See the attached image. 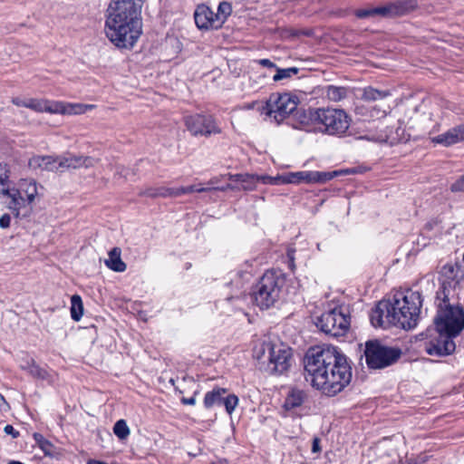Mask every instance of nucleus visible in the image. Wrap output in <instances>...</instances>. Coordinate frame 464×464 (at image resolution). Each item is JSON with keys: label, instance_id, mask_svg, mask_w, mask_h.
Segmentation results:
<instances>
[{"label": "nucleus", "instance_id": "f257e3e1", "mask_svg": "<svg viewBox=\"0 0 464 464\" xmlns=\"http://www.w3.org/2000/svg\"><path fill=\"white\" fill-rule=\"evenodd\" d=\"M304 362L305 380L326 396H335L352 380L347 357L334 346L310 348Z\"/></svg>", "mask_w": 464, "mask_h": 464}, {"label": "nucleus", "instance_id": "f03ea898", "mask_svg": "<svg viewBox=\"0 0 464 464\" xmlns=\"http://www.w3.org/2000/svg\"><path fill=\"white\" fill-rule=\"evenodd\" d=\"M143 0H112L107 9L105 34L118 48L130 49L142 34Z\"/></svg>", "mask_w": 464, "mask_h": 464}, {"label": "nucleus", "instance_id": "7ed1b4c3", "mask_svg": "<svg viewBox=\"0 0 464 464\" xmlns=\"http://www.w3.org/2000/svg\"><path fill=\"white\" fill-rule=\"evenodd\" d=\"M422 300L419 292L407 291L394 295L392 301H380L372 309L370 319L374 327L391 325L405 330L416 327Z\"/></svg>", "mask_w": 464, "mask_h": 464}, {"label": "nucleus", "instance_id": "20e7f679", "mask_svg": "<svg viewBox=\"0 0 464 464\" xmlns=\"http://www.w3.org/2000/svg\"><path fill=\"white\" fill-rule=\"evenodd\" d=\"M451 298L445 291L437 292L435 331L458 336L464 329V311L462 307L451 303Z\"/></svg>", "mask_w": 464, "mask_h": 464}, {"label": "nucleus", "instance_id": "39448f33", "mask_svg": "<svg viewBox=\"0 0 464 464\" xmlns=\"http://www.w3.org/2000/svg\"><path fill=\"white\" fill-rule=\"evenodd\" d=\"M285 279L281 272L266 271L253 290L255 303L261 309H268L280 298Z\"/></svg>", "mask_w": 464, "mask_h": 464}, {"label": "nucleus", "instance_id": "423d86ee", "mask_svg": "<svg viewBox=\"0 0 464 464\" xmlns=\"http://www.w3.org/2000/svg\"><path fill=\"white\" fill-rule=\"evenodd\" d=\"M299 102V98L295 94L275 92L270 94L262 106L261 113L265 114L270 121L280 124L292 116Z\"/></svg>", "mask_w": 464, "mask_h": 464}, {"label": "nucleus", "instance_id": "0eeeda50", "mask_svg": "<svg viewBox=\"0 0 464 464\" xmlns=\"http://www.w3.org/2000/svg\"><path fill=\"white\" fill-rule=\"evenodd\" d=\"M318 113L317 126L322 132L341 136L349 129L350 118L343 110L318 108Z\"/></svg>", "mask_w": 464, "mask_h": 464}, {"label": "nucleus", "instance_id": "6e6552de", "mask_svg": "<svg viewBox=\"0 0 464 464\" xmlns=\"http://www.w3.org/2000/svg\"><path fill=\"white\" fill-rule=\"evenodd\" d=\"M401 350L382 345L378 340L366 342L364 356L372 369H382L395 362L401 356Z\"/></svg>", "mask_w": 464, "mask_h": 464}, {"label": "nucleus", "instance_id": "1a4fd4ad", "mask_svg": "<svg viewBox=\"0 0 464 464\" xmlns=\"http://www.w3.org/2000/svg\"><path fill=\"white\" fill-rule=\"evenodd\" d=\"M92 105L81 103H66L48 100L26 99L25 108L37 112L61 113V114H81L84 113Z\"/></svg>", "mask_w": 464, "mask_h": 464}, {"label": "nucleus", "instance_id": "9d476101", "mask_svg": "<svg viewBox=\"0 0 464 464\" xmlns=\"http://www.w3.org/2000/svg\"><path fill=\"white\" fill-rule=\"evenodd\" d=\"M315 324L324 333L336 337L345 334L349 320L339 308H334L322 314Z\"/></svg>", "mask_w": 464, "mask_h": 464}, {"label": "nucleus", "instance_id": "9b49d317", "mask_svg": "<svg viewBox=\"0 0 464 464\" xmlns=\"http://www.w3.org/2000/svg\"><path fill=\"white\" fill-rule=\"evenodd\" d=\"M185 124L193 136H210L221 132V129L210 115L195 114L187 116Z\"/></svg>", "mask_w": 464, "mask_h": 464}, {"label": "nucleus", "instance_id": "f8f14e48", "mask_svg": "<svg viewBox=\"0 0 464 464\" xmlns=\"http://www.w3.org/2000/svg\"><path fill=\"white\" fill-rule=\"evenodd\" d=\"M435 336H432L430 340L425 343L426 353L436 357L451 354L456 349V344L453 341L456 336L440 333V331H435Z\"/></svg>", "mask_w": 464, "mask_h": 464}, {"label": "nucleus", "instance_id": "ddd939ff", "mask_svg": "<svg viewBox=\"0 0 464 464\" xmlns=\"http://www.w3.org/2000/svg\"><path fill=\"white\" fill-rule=\"evenodd\" d=\"M441 280V288L438 292L449 293V297H452L451 293L454 288L464 278L462 266L457 263H448L444 265L440 272Z\"/></svg>", "mask_w": 464, "mask_h": 464}, {"label": "nucleus", "instance_id": "4468645a", "mask_svg": "<svg viewBox=\"0 0 464 464\" xmlns=\"http://www.w3.org/2000/svg\"><path fill=\"white\" fill-rule=\"evenodd\" d=\"M2 196L6 198L5 204L15 218H26L32 211V202L26 201V198L14 188Z\"/></svg>", "mask_w": 464, "mask_h": 464}, {"label": "nucleus", "instance_id": "2eb2a0df", "mask_svg": "<svg viewBox=\"0 0 464 464\" xmlns=\"http://www.w3.org/2000/svg\"><path fill=\"white\" fill-rule=\"evenodd\" d=\"M291 354L289 351L285 349L276 348L275 346H269V370L271 372L283 373L289 367V361Z\"/></svg>", "mask_w": 464, "mask_h": 464}, {"label": "nucleus", "instance_id": "dca6fc26", "mask_svg": "<svg viewBox=\"0 0 464 464\" xmlns=\"http://www.w3.org/2000/svg\"><path fill=\"white\" fill-rule=\"evenodd\" d=\"M95 162L96 160L92 157L66 153L59 156L58 166L60 168V171L63 172L67 169H75L82 167L88 169L93 167Z\"/></svg>", "mask_w": 464, "mask_h": 464}, {"label": "nucleus", "instance_id": "f3484780", "mask_svg": "<svg viewBox=\"0 0 464 464\" xmlns=\"http://www.w3.org/2000/svg\"><path fill=\"white\" fill-rule=\"evenodd\" d=\"M318 108H298L292 114V119L295 121L294 126L295 128H310L317 126L318 123Z\"/></svg>", "mask_w": 464, "mask_h": 464}, {"label": "nucleus", "instance_id": "a211bd4d", "mask_svg": "<svg viewBox=\"0 0 464 464\" xmlns=\"http://www.w3.org/2000/svg\"><path fill=\"white\" fill-rule=\"evenodd\" d=\"M194 19L199 29L219 28L220 25L216 24L215 13L206 5H198Z\"/></svg>", "mask_w": 464, "mask_h": 464}, {"label": "nucleus", "instance_id": "6ab92c4d", "mask_svg": "<svg viewBox=\"0 0 464 464\" xmlns=\"http://www.w3.org/2000/svg\"><path fill=\"white\" fill-rule=\"evenodd\" d=\"M59 156H40L35 155L30 158L28 161V166L32 169H40L46 171L57 172L60 171V168L58 166Z\"/></svg>", "mask_w": 464, "mask_h": 464}, {"label": "nucleus", "instance_id": "aec40b11", "mask_svg": "<svg viewBox=\"0 0 464 464\" xmlns=\"http://www.w3.org/2000/svg\"><path fill=\"white\" fill-rule=\"evenodd\" d=\"M227 390L224 388H214L212 391L208 392L204 397V406L210 409L216 406H223L224 400L227 395Z\"/></svg>", "mask_w": 464, "mask_h": 464}, {"label": "nucleus", "instance_id": "412c9836", "mask_svg": "<svg viewBox=\"0 0 464 464\" xmlns=\"http://www.w3.org/2000/svg\"><path fill=\"white\" fill-rule=\"evenodd\" d=\"M17 188L22 195H24L26 201L34 202L37 195V183L33 179H22L18 181Z\"/></svg>", "mask_w": 464, "mask_h": 464}, {"label": "nucleus", "instance_id": "4be33fe9", "mask_svg": "<svg viewBox=\"0 0 464 464\" xmlns=\"http://www.w3.org/2000/svg\"><path fill=\"white\" fill-rule=\"evenodd\" d=\"M392 17L409 14L417 7L416 0H396L390 3Z\"/></svg>", "mask_w": 464, "mask_h": 464}, {"label": "nucleus", "instance_id": "5701e85b", "mask_svg": "<svg viewBox=\"0 0 464 464\" xmlns=\"http://www.w3.org/2000/svg\"><path fill=\"white\" fill-rule=\"evenodd\" d=\"M121 250L119 247H113L108 254V258L104 263L108 268L115 272H123L126 270V264L121 257Z\"/></svg>", "mask_w": 464, "mask_h": 464}, {"label": "nucleus", "instance_id": "b1692460", "mask_svg": "<svg viewBox=\"0 0 464 464\" xmlns=\"http://www.w3.org/2000/svg\"><path fill=\"white\" fill-rule=\"evenodd\" d=\"M211 189L212 188H205V187L198 188V187L192 185V186H188V187L166 188L160 193V195L163 197H168V196L169 197H179L181 195L190 194L193 192L200 193V192L211 191Z\"/></svg>", "mask_w": 464, "mask_h": 464}, {"label": "nucleus", "instance_id": "393cba45", "mask_svg": "<svg viewBox=\"0 0 464 464\" xmlns=\"http://www.w3.org/2000/svg\"><path fill=\"white\" fill-rule=\"evenodd\" d=\"M306 398V393L300 389L293 388L288 392L284 406L286 410H291L301 406Z\"/></svg>", "mask_w": 464, "mask_h": 464}, {"label": "nucleus", "instance_id": "a878e982", "mask_svg": "<svg viewBox=\"0 0 464 464\" xmlns=\"http://www.w3.org/2000/svg\"><path fill=\"white\" fill-rule=\"evenodd\" d=\"M229 179L233 181L239 182L241 184L239 189L243 190H253L256 183L259 182L258 176L248 174L229 175Z\"/></svg>", "mask_w": 464, "mask_h": 464}, {"label": "nucleus", "instance_id": "bb28decb", "mask_svg": "<svg viewBox=\"0 0 464 464\" xmlns=\"http://www.w3.org/2000/svg\"><path fill=\"white\" fill-rule=\"evenodd\" d=\"M21 368L35 379L47 380L49 378L48 372L44 368L37 365L33 359L26 361L21 365Z\"/></svg>", "mask_w": 464, "mask_h": 464}, {"label": "nucleus", "instance_id": "cd10ccee", "mask_svg": "<svg viewBox=\"0 0 464 464\" xmlns=\"http://www.w3.org/2000/svg\"><path fill=\"white\" fill-rule=\"evenodd\" d=\"M349 90L342 86L329 85L325 88L327 99L334 102H338L348 96Z\"/></svg>", "mask_w": 464, "mask_h": 464}, {"label": "nucleus", "instance_id": "c85d7f7f", "mask_svg": "<svg viewBox=\"0 0 464 464\" xmlns=\"http://www.w3.org/2000/svg\"><path fill=\"white\" fill-rule=\"evenodd\" d=\"M433 142L442 144L444 146H450L452 144H455L459 141H461L458 132L454 128L449 130L445 133L440 134L432 139Z\"/></svg>", "mask_w": 464, "mask_h": 464}, {"label": "nucleus", "instance_id": "c756f323", "mask_svg": "<svg viewBox=\"0 0 464 464\" xmlns=\"http://www.w3.org/2000/svg\"><path fill=\"white\" fill-rule=\"evenodd\" d=\"M390 95L391 93L389 91L377 90L375 88L369 86L363 89L362 99L366 102H375L382 100Z\"/></svg>", "mask_w": 464, "mask_h": 464}, {"label": "nucleus", "instance_id": "7c9ffc66", "mask_svg": "<svg viewBox=\"0 0 464 464\" xmlns=\"http://www.w3.org/2000/svg\"><path fill=\"white\" fill-rule=\"evenodd\" d=\"M71 304V316L74 321L78 322L82 318L83 311L82 298L77 295H72Z\"/></svg>", "mask_w": 464, "mask_h": 464}, {"label": "nucleus", "instance_id": "2f4dec72", "mask_svg": "<svg viewBox=\"0 0 464 464\" xmlns=\"http://www.w3.org/2000/svg\"><path fill=\"white\" fill-rule=\"evenodd\" d=\"M10 170L6 164L0 163V194L7 193L9 188Z\"/></svg>", "mask_w": 464, "mask_h": 464}, {"label": "nucleus", "instance_id": "473e14b6", "mask_svg": "<svg viewBox=\"0 0 464 464\" xmlns=\"http://www.w3.org/2000/svg\"><path fill=\"white\" fill-rule=\"evenodd\" d=\"M231 11L232 7L230 4L227 2L220 3L218 7V13L215 14L216 24L221 26L227 20V16L231 14Z\"/></svg>", "mask_w": 464, "mask_h": 464}, {"label": "nucleus", "instance_id": "72a5a7b5", "mask_svg": "<svg viewBox=\"0 0 464 464\" xmlns=\"http://www.w3.org/2000/svg\"><path fill=\"white\" fill-rule=\"evenodd\" d=\"M34 439L46 456L53 455V445L48 440H46L42 434L34 433Z\"/></svg>", "mask_w": 464, "mask_h": 464}, {"label": "nucleus", "instance_id": "f704fd0d", "mask_svg": "<svg viewBox=\"0 0 464 464\" xmlns=\"http://www.w3.org/2000/svg\"><path fill=\"white\" fill-rule=\"evenodd\" d=\"M299 69L296 67H289V68H276V73L273 76V80L275 82H278L285 79H289L292 76L297 74Z\"/></svg>", "mask_w": 464, "mask_h": 464}, {"label": "nucleus", "instance_id": "c9c22d12", "mask_svg": "<svg viewBox=\"0 0 464 464\" xmlns=\"http://www.w3.org/2000/svg\"><path fill=\"white\" fill-rule=\"evenodd\" d=\"M339 174L338 171H332V172H321V171H312L310 176H312V183L318 182V183H324L328 180H331L334 177H336Z\"/></svg>", "mask_w": 464, "mask_h": 464}, {"label": "nucleus", "instance_id": "e433bc0d", "mask_svg": "<svg viewBox=\"0 0 464 464\" xmlns=\"http://www.w3.org/2000/svg\"><path fill=\"white\" fill-rule=\"evenodd\" d=\"M113 432L120 440L126 439L130 433L126 421L124 420L116 421L113 427Z\"/></svg>", "mask_w": 464, "mask_h": 464}, {"label": "nucleus", "instance_id": "4c0bfd02", "mask_svg": "<svg viewBox=\"0 0 464 464\" xmlns=\"http://www.w3.org/2000/svg\"><path fill=\"white\" fill-rule=\"evenodd\" d=\"M238 404V398L235 394H227L224 400L223 406L228 414H232L234 410Z\"/></svg>", "mask_w": 464, "mask_h": 464}, {"label": "nucleus", "instance_id": "58836bf2", "mask_svg": "<svg viewBox=\"0 0 464 464\" xmlns=\"http://www.w3.org/2000/svg\"><path fill=\"white\" fill-rule=\"evenodd\" d=\"M373 13L375 15L382 17H392L390 3L382 6L373 7Z\"/></svg>", "mask_w": 464, "mask_h": 464}, {"label": "nucleus", "instance_id": "ea45409f", "mask_svg": "<svg viewBox=\"0 0 464 464\" xmlns=\"http://www.w3.org/2000/svg\"><path fill=\"white\" fill-rule=\"evenodd\" d=\"M312 171H298L295 172V183H300L304 181L306 183H312V176L310 174Z\"/></svg>", "mask_w": 464, "mask_h": 464}, {"label": "nucleus", "instance_id": "a19ab883", "mask_svg": "<svg viewBox=\"0 0 464 464\" xmlns=\"http://www.w3.org/2000/svg\"><path fill=\"white\" fill-rule=\"evenodd\" d=\"M452 192H464V174L450 186Z\"/></svg>", "mask_w": 464, "mask_h": 464}, {"label": "nucleus", "instance_id": "79ce46f5", "mask_svg": "<svg viewBox=\"0 0 464 464\" xmlns=\"http://www.w3.org/2000/svg\"><path fill=\"white\" fill-rule=\"evenodd\" d=\"M259 181L264 184H271V185H279V176L270 177V176H258Z\"/></svg>", "mask_w": 464, "mask_h": 464}, {"label": "nucleus", "instance_id": "37998d69", "mask_svg": "<svg viewBox=\"0 0 464 464\" xmlns=\"http://www.w3.org/2000/svg\"><path fill=\"white\" fill-rule=\"evenodd\" d=\"M279 184H291L295 183V172H291L286 175L279 176Z\"/></svg>", "mask_w": 464, "mask_h": 464}, {"label": "nucleus", "instance_id": "c03bdc74", "mask_svg": "<svg viewBox=\"0 0 464 464\" xmlns=\"http://www.w3.org/2000/svg\"><path fill=\"white\" fill-rule=\"evenodd\" d=\"M355 14L358 18H367L370 16H375V14L373 13V8L359 9L355 12Z\"/></svg>", "mask_w": 464, "mask_h": 464}, {"label": "nucleus", "instance_id": "a18cd8bd", "mask_svg": "<svg viewBox=\"0 0 464 464\" xmlns=\"http://www.w3.org/2000/svg\"><path fill=\"white\" fill-rule=\"evenodd\" d=\"M10 223H11V217L9 214H4L0 218V227L7 228L10 227Z\"/></svg>", "mask_w": 464, "mask_h": 464}, {"label": "nucleus", "instance_id": "49530a36", "mask_svg": "<svg viewBox=\"0 0 464 464\" xmlns=\"http://www.w3.org/2000/svg\"><path fill=\"white\" fill-rule=\"evenodd\" d=\"M4 431L6 434L11 435L14 439L19 436V432L16 430H14V428L12 425L9 424L4 428Z\"/></svg>", "mask_w": 464, "mask_h": 464}, {"label": "nucleus", "instance_id": "de8ad7c7", "mask_svg": "<svg viewBox=\"0 0 464 464\" xmlns=\"http://www.w3.org/2000/svg\"><path fill=\"white\" fill-rule=\"evenodd\" d=\"M209 188H212L211 190H221V191H226L227 189H239V187L235 186L230 183L227 184L226 186L220 187V188H215V187H209Z\"/></svg>", "mask_w": 464, "mask_h": 464}, {"label": "nucleus", "instance_id": "09e8293b", "mask_svg": "<svg viewBox=\"0 0 464 464\" xmlns=\"http://www.w3.org/2000/svg\"><path fill=\"white\" fill-rule=\"evenodd\" d=\"M9 410V405L6 402L5 397L0 393V411H7Z\"/></svg>", "mask_w": 464, "mask_h": 464}, {"label": "nucleus", "instance_id": "8fccbe9b", "mask_svg": "<svg viewBox=\"0 0 464 464\" xmlns=\"http://www.w3.org/2000/svg\"><path fill=\"white\" fill-rule=\"evenodd\" d=\"M12 102L16 105V106H20V107H25V104H26V99L24 100V99H21V98H13L12 99Z\"/></svg>", "mask_w": 464, "mask_h": 464}, {"label": "nucleus", "instance_id": "3c124183", "mask_svg": "<svg viewBox=\"0 0 464 464\" xmlns=\"http://www.w3.org/2000/svg\"><path fill=\"white\" fill-rule=\"evenodd\" d=\"M259 63L265 67H269V68H274L276 67V64L274 63H272L270 60L268 59H261L259 61Z\"/></svg>", "mask_w": 464, "mask_h": 464}, {"label": "nucleus", "instance_id": "603ef678", "mask_svg": "<svg viewBox=\"0 0 464 464\" xmlns=\"http://www.w3.org/2000/svg\"><path fill=\"white\" fill-rule=\"evenodd\" d=\"M460 140H464V123L455 127Z\"/></svg>", "mask_w": 464, "mask_h": 464}, {"label": "nucleus", "instance_id": "864d4df0", "mask_svg": "<svg viewBox=\"0 0 464 464\" xmlns=\"http://www.w3.org/2000/svg\"><path fill=\"white\" fill-rule=\"evenodd\" d=\"M375 140L380 141V142H390L392 144L395 141V139L390 138L389 136H385V137L377 138Z\"/></svg>", "mask_w": 464, "mask_h": 464}, {"label": "nucleus", "instance_id": "5fc2aeb1", "mask_svg": "<svg viewBox=\"0 0 464 464\" xmlns=\"http://www.w3.org/2000/svg\"><path fill=\"white\" fill-rule=\"evenodd\" d=\"M181 401L183 404H186V405H194L196 403V400L194 397L182 398Z\"/></svg>", "mask_w": 464, "mask_h": 464}, {"label": "nucleus", "instance_id": "6e6d98bb", "mask_svg": "<svg viewBox=\"0 0 464 464\" xmlns=\"http://www.w3.org/2000/svg\"><path fill=\"white\" fill-rule=\"evenodd\" d=\"M319 450H320L319 440L318 439H314V441H313V452H317Z\"/></svg>", "mask_w": 464, "mask_h": 464}, {"label": "nucleus", "instance_id": "4d7b16f0", "mask_svg": "<svg viewBox=\"0 0 464 464\" xmlns=\"http://www.w3.org/2000/svg\"><path fill=\"white\" fill-rule=\"evenodd\" d=\"M344 172L347 174H355V173H358L359 170H357V169L353 168V169H346Z\"/></svg>", "mask_w": 464, "mask_h": 464}, {"label": "nucleus", "instance_id": "13d9d810", "mask_svg": "<svg viewBox=\"0 0 464 464\" xmlns=\"http://www.w3.org/2000/svg\"><path fill=\"white\" fill-rule=\"evenodd\" d=\"M216 183H217V179H216V178L211 179L208 181V184H209V185H212V186H213V185H215Z\"/></svg>", "mask_w": 464, "mask_h": 464}, {"label": "nucleus", "instance_id": "bf43d9fd", "mask_svg": "<svg viewBox=\"0 0 464 464\" xmlns=\"http://www.w3.org/2000/svg\"><path fill=\"white\" fill-rule=\"evenodd\" d=\"M147 195H150V196H155V194H154V193H151V192H150L149 190H147Z\"/></svg>", "mask_w": 464, "mask_h": 464}]
</instances>
